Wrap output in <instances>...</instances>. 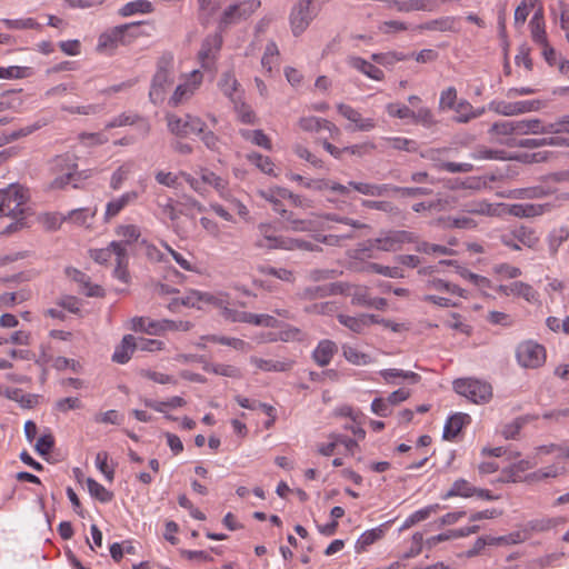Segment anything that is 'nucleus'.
<instances>
[{"label": "nucleus", "instance_id": "obj_1", "mask_svg": "<svg viewBox=\"0 0 569 569\" xmlns=\"http://www.w3.org/2000/svg\"><path fill=\"white\" fill-rule=\"evenodd\" d=\"M172 57L162 56L157 63V71L152 78L149 99L153 104L164 100L166 89L172 84Z\"/></svg>", "mask_w": 569, "mask_h": 569}, {"label": "nucleus", "instance_id": "obj_2", "mask_svg": "<svg viewBox=\"0 0 569 569\" xmlns=\"http://www.w3.org/2000/svg\"><path fill=\"white\" fill-rule=\"evenodd\" d=\"M319 14L313 0H298L291 8L289 23L295 37H300Z\"/></svg>", "mask_w": 569, "mask_h": 569}, {"label": "nucleus", "instance_id": "obj_3", "mask_svg": "<svg viewBox=\"0 0 569 569\" xmlns=\"http://www.w3.org/2000/svg\"><path fill=\"white\" fill-rule=\"evenodd\" d=\"M453 390L473 403H486L492 397L491 386L473 378L456 379L453 381Z\"/></svg>", "mask_w": 569, "mask_h": 569}, {"label": "nucleus", "instance_id": "obj_4", "mask_svg": "<svg viewBox=\"0 0 569 569\" xmlns=\"http://www.w3.org/2000/svg\"><path fill=\"white\" fill-rule=\"evenodd\" d=\"M74 156L64 153L57 156L51 162V171L56 178L51 182V188L62 189L73 182L77 176V163Z\"/></svg>", "mask_w": 569, "mask_h": 569}, {"label": "nucleus", "instance_id": "obj_5", "mask_svg": "<svg viewBox=\"0 0 569 569\" xmlns=\"http://www.w3.org/2000/svg\"><path fill=\"white\" fill-rule=\"evenodd\" d=\"M546 349L542 345L527 340L517 346L516 359L522 368L537 369L546 362Z\"/></svg>", "mask_w": 569, "mask_h": 569}, {"label": "nucleus", "instance_id": "obj_6", "mask_svg": "<svg viewBox=\"0 0 569 569\" xmlns=\"http://www.w3.org/2000/svg\"><path fill=\"white\" fill-rule=\"evenodd\" d=\"M24 204L26 197L20 187L10 186L7 189L0 190V218L4 216L11 218L22 216Z\"/></svg>", "mask_w": 569, "mask_h": 569}, {"label": "nucleus", "instance_id": "obj_7", "mask_svg": "<svg viewBox=\"0 0 569 569\" xmlns=\"http://www.w3.org/2000/svg\"><path fill=\"white\" fill-rule=\"evenodd\" d=\"M167 126L169 131L177 137H188L189 134H200L206 123L196 116L186 114L184 117H178L176 114H167Z\"/></svg>", "mask_w": 569, "mask_h": 569}, {"label": "nucleus", "instance_id": "obj_8", "mask_svg": "<svg viewBox=\"0 0 569 569\" xmlns=\"http://www.w3.org/2000/svg\"><path fill=\"white\" fill-rule=\"evenodd\" d=\"M259 0H244L229 6L222 13L219 27L227 28L231 24L247 20L260 7Z\"/></svg>", "mask_w": 569, "mask_h": 569}, {"label": "nucleus", "instance_id": "obj_9", "mask_svg": "<svg viewBox=\"0 0 569 569\" xmlns=\"http://www.w3.org/2000/svg\"><path fill=\"white\" fill-rule=\"evenodd\" d=\"M540 108V100H526L517 102L493 101L490 103V110L505 117H513L532 111H538Z\"/></svg>", "mask_w": 569, "mask_h": 569}, {"label": "nucleus", "instance_id": "obj_10", "mask_svg": "<svg viewBox=\"0 0 569 569\" xmlns=\"http://www.w3.org/2000/svg\"><path fill=\"white\" fill-rule=\"evenodd\" d=\"M138 23H126L117 26L99 37L97 50L99 52H107L116 49L120 43L124 44L127 32L131 29H136Z\"/></svg>", "mask_w": 569, "mask_h": 569}, {"label": "nucleus", "instance_id": "obj_11", "mask_svg": "<svg viewBox=\"0 0 569 569\" xmlns=\"http://www.w3.org/2000/svg\"><path fill=\"white\" fill-rule=\"evenodd\" d=\"M418 237L410 231L393 230L388 231L383 237L375 240L376 246L382 251H397L403 243L417 242Z\"/></svg>", "mask_w": 569, "mask_h": 569}, {"label": "nucleus", "instance_id": "obj_12", "mask_svg": "<svg viewBox=\"0 0 569 569\" xmlns=\"http://www.w3.org/2000/svg\"><path fill=\"white\" fill-rule=\"evenodd\" d=\"M221 46L222 37L220 33L209 34L204 38L198 54L203 68L210 69L213 66Z\"/></svg>", "mask_w": 569, "mask_h": 569}, {"label": "nucleus", "instance_id": "obj_13", "mask_svg": "<svg viewBox=\"0 0 569 569\" xmlns=\"http://www.w3.org/2000/svg\"><path fill=\"white\" fill-rule=\"evenodd\" d=\"M202 81V74L194 70L190 73L188 80L184 83L179 84L173 94L171 96L169 103L172 107H177L183 101L190 99L194 91L198 89Z\"/></svg>", "mask_w": 569, "mask_h": 569}, {"label": "nucleus", "instance_id": "obj_14", "mask_svg": "<svg viewBox=\"0 0 569 569\" xmlns=\"http://www.w3.org/2000/svg\"><path fill=\"white\" fill-rule=\"evenodd\" d=\"M388 8L398 12L432 11L438 7V0H388Z\"/></svg>", "mask_w": 569, "mask_h": 569}, {"label": "nucleus", "instance_id": "obj_15", "mask_svg": "<svg viewBox=\"0 0 569 569\" xmlns=\"http://www.w3.org/2000/svg\"><path fill=\"white\" fill-rule=\"evenodd\" d=\"M138 198L139 193L132 190L109 201L106 206L104 221L109 222L112 218L118 216L122 209H124L128 204L133 203Z\"/></svg>", "mask_w": 569, "mask_h": 569}, {"label": "nucleus", "instance_id": "obj_16", "mask_svg": "<svg viewBox=\"0 0 569 569\" xmlns=\"http://www.w3.org/2000/svg\"><path fill=\"white\" fill-rule=\"evenodd\" d=\"M503 204H493L486 200H471L462 204V211L472 214L495 217L501 214Z\"/></svg>", "mask_w": 569, "mask_h": 569}, {"label": "nucleus", "instance_id": "obj_17", "mask_svg": "<svg viewBox=\"0 0 569 569\" xmlns=\"http://www.w3.org/2000/svg\"><path fill=\"white\" fill-rule=\"evenodd\" d=\"M250 362L258 369L266 372H286L292 369L295 360H274V359H262L258 357H251Z\"/></svg>", "mask_w": 569, "mask_h": 569}, {"label": "nucleus", "instance_id": "obj_18", "mask_svg": "<svg viewBox=\"0 0 569 569\" xmlns=\"http://www.w3.org/2000/svg\"><path fill=\"white\" fill-rule=\"evenodd\" d=\"M338 352L336 342L323 339L319 341L318 346L312 352V359L320 367H326L330 363L333 356Z\"/></svg>", "mask_w": 569, "mask_h": 569}, {"label": "nucleus", "instance_id": "obj_19", "mask_svg": "<svg viewBox=\"0 0 569 569\" xmlns=\"http://www.w3.org/2000/svg\"><path fill=\"white\" fill-rule=\"evenodd\" d=\"M347 62L350 67L366 74L370 79L381 81L385 78V73L381 69L360 57L351 56L347 59Z\"/></svg>", "mask_w": 569, "mask_h": 569}, {"label": "nucleus", "instance_id": "obj_20", "mask_svg": "<svg viewBox=\"0 0 569 569\" xmlns=\"http://www.w3.org/2000/svg\"><path fill=\"white\" fill-rule=\"evenodd\" d=\"M469 421L470 417L467 413L458 412L450 416L443 428V439L452 440Z\"/></svg>", "mask_w": 569, "mask_h": 569}, {"label": "nucleus", "instance_id": "obj_21", "mask_svg": "<svg viewBox=\"0 0 569 569\" xmlns=\"http://www.w3.org/2000/svg\"><path fill=\"white\" fill-rule=\"evenodd\" d=\"M137 349L136 338L132 335H126L121 343L116 348L112 360L117 363H126L130 360L131 355Z\"/></svg>", "mask_w": 569, "mask_h": 569}, {"label": "nucleus", "instance_id": "obj_22", "mask_svg": "<svg viewBox=\"0 0 569 569\" xmlns=\"http://www.w3.org/2000/svg\"><path fill=\"white\" fill-rule=\"evenodd\" d=\"M565 517H542L527 522L526 529L532 532H546L566 523Z\"/></svg>", "mask_w": 569, "mask_h": 569}, {"label": "nucleus", "instance_id": "obj_23", "mask_svg": "<svg viewBox=\"0 0 569 569\" xmlns=\"http://www.w3.org/2000/svg\"><path fill=\"white\" fill-rule=\"evenodd\" d=\"M339 288L340 284L337 283L308 287L299 292V297L302 300L321 299L337 293Z\"/></svg>", "mask_w": 569, "mask_h": 569}, {"label": "nucleus", "instance_id": "obj_24", "mask_svg": "<svg viewBox=\"0 0 569 569\" xmlns=\"http://www.w3.org/2000/svg\"><path fill=\"white\" fill-rule=\"evenodd\" d=\"M214 300L216 298L209 293L190 290L176 301L180 302L184 307L201 309L203 303H213Z\"/></svg>", "mask_w": 569, "mask_h": 569}, {"label": "nucleus", "instance_id": "obj_25", "mask_svg": "<svg viewBox=\"0 0 569 569\" xmlns=\"http://www.w3.org/2000/svg\"><path fill=\"white\" fill-rule=\"evenodd\" d=\"M97 214V208H80L74 209L66 214L67 221H71L72 223L84 227L87 229L91 228L92 221Z\"/></svg>", "mask_w": 569, "mask_h": 569}, {"label": "nucleus", "instance_id": "obj_26", "mask_svg": "<svg viewBox=\"0 0 569 569\" xmlns=\"http://www.w3.org/2000/svg\"><path fill=\"white\" fill-rule=\"evenodd\" d=\"M47 124H48V121L42 119V120L36 121L34 123H32L30 126L23 127L19 130H13V131L3 133L2 136H0V147L7 144L9 142H12L14 140H18L20 138L27 137Z\"/></svg>", "mask_w": 569, "mask_h": 569}, {"label": "nucleus", "instance_id": "obj_27", "mask_svg": "<svg viewBox=\"0 0 569 569\" xmlns=\"http://www.w3.org/2000/svg\"><path fill=\"white\" fill-rule=\"evenodd\" d=\"M349 187L363 196L382 197L390 191L391 184H375L367 182L350 181Z\"/></svg>", "mask_w": 569, "mask_h": 569}, {"label": "nucleus", "instance_id": "obj_28", "mask_svg": "<svg viewBox=\"0 0 569 569\" xmlns=\"http://www.w3.org/2000/svg\"><path fill=\"white\" fill-rule=\"evenodd\" d=\"M545 212L543 204L515 203L508 207V213L519 218H531Z\"/></svg>", "mask_w": 569, "mask_h": 569}, {"label": "nucleus", "instance_id": "obj_29", "mask_svg": "<svg viewBox=\"0 0 569 569\" xmlns=\"http://www.w3.org/2000/svg\"><path fill=\"white\" fill-rule=\"evenodd\" d=\"M569 239V228L566 226H561L558 228H553L547 238L549 253L551 257H556L558 250L562 243H565Z\"/></svg>", "mask_w": 569, "mask_h": 569}, {"label": "nucleus", "instance_id": "obj_30", "mask_svg": "<svg viewBox=\"0 0 569 569\" xmlns=\"http://www.w3.org/2000/svg\"><path fill=\"white\" fill-rule=\"evenodd\" d=\"M162 321H153L144 317H134L131 319V329L136 332H146L148 335H158L163 331Z\"/></svg>", "mask_w": 569, "mask_h": 569}, {"label": "nucleus", "instance_id": "obj_31", "mask_svg": "<svg viewBox=\"0 0 569 569\" xmlns=\"http://www.w3.org/2000/svg\"><path fill=\"white\" fill-rule=\"evenodd\" d=\"M286 222V229L295 232H308L315 229L312 220L298 219L295 213L286 210V213L281 216Z\"/></svg>", "mask_w": 569, "mask_h": 569}, {"label": "nucleus", "instance_id": "obj_32", "mask_svg": "<svg viewBox=\"0 0 569 569\" xmlns=\"http://www.w3.org/2000/svg\"><path fill=\"white\" fill-rule=\"evenodd\" d=\"M516 134H546L545 123L538 118L518 120Z\"/></svg>", "mask_w": 569, "mask_h": 569}, {"label": "nucleus", "instance_id": "obj_33", "mask_svg": "<svg viewBox=\"0 0 569 569\" xmlns=\"http://www.w3.org/2000/svg\"><path fill=\"white\" fill-rule=\"evenodd\" d=\"M510 291L511 296L522 298L529 303H536L539 301L538 291L527 282L513 281Z\"/></svg>", "mask_w": 569, "mask_h": 569}, {"label": "nucleus", "instance_id": "obj_34", "mask_svg": "<svg viewBox=\"0 0 569 569\" xmlns=\"http://www.w3.org/2000/svg\"><path fill=\"white\" fill-rule=\"evenodd\" d=\"M279 248L283 250H305V251H321L322 249L312 242L301 240V239H295L289 237H282L281 240L278 241L276 244Z\"/></svg>", "mask_w": 569, "mask_h": 569}, {"label": "nucleus", "instance_id": "obj_35", "mask_svg": "<svg viewBox=\"0 0 569 569\" xmlns=\"http://www.w3.org/2000/svg\"><path fill=\"white\" fill-rule=\"evenodd\" d=\"M476 487L470 485L466 479H457L451 488L443 495V499H449L452 497H462L469 498L475 496Z\"/></svg>", "mask_w": 569, "mask_h": 569}, {"label": "nucleus", "instance_id": "obj_36", "mask_svg": "<svg viewBox=\"0 0 569 569\" xmlns=\"http://www.w3.org/2000/svg\"><path fill=\"white\" fill-rule=\"evenodd\" d=\"M258 230L260 234L262 236V239L258 240L256 242V246L258 248H267V249H278L279 247L276 246L279 240H281L282 236H273L272 234V227L269 223H260L258 226Z\"/></svg>", "mask_w": 569, "mask_h": 569}, {"label": "nucleus", "instance_id": "obj_37", "mask_svg": "<svg viewBox=\"0 0 569 569\" xmlns=\"http://www.w3.org/2000/svg\"><path fill=\"white\" fill-rule=\"evenodd\" d=\"M153 11L152 3L148 0H134L126 3L119 13L122 17H129L136 13H150Z\"/></svg>", "mask_w": 569, "mask_h": 569}, {"label": "nucleus", "instance_id": "obj_38", "mask_svg": "<svg viewBox=\"0 0 569 569\" xmlns=\"http://www.w3.org/2000/svg\"><path fill=\"white\" fill-rule=\"evenodd\" d=\"M146 407H149L158 412H166L167 409H173L186 406V400L179 396H174L167 401H156L151 399H144L143 401Z\"/></svg>", "mask_w": 569, "mask_h": 569}, {"label": "nucleus", "instance_id": "obj_39", "mask_svg": "<svg viewBox=\"0 0 569 569\" xmlns=\"http://www.w3.org/2000/svg\"><path fill=\"white\" fill-rule=\"evenodd\" d=\"M239 82L231 72L222 73L219 80V88L232 102L237 101L234 94L238 91Z\"/></svg>", "mask_w": 569, "mask_h": 569}, {"label": "nucleus", "instance_id": "obj_40", "mask_svg": "<svg viewBox=\"0 0 569 569\" xmlns=\"http://www.w3.org/2000/svg\"><path fill=\"white\" fill-rule=\"evenodd\" d=\"M380 376L383 378L386 382H392L395 378H403L408 379L411 383H418L421 380V377L413 371H405L401 369H383L380 372Z\"/></svg>", "mask_w": 569, "mask_h": 569}, {"label": "nucleus", "instance_id": "obj_41", "mask_svg": "<svg viewBox=\"0 0 569 569\" xmlns=\"http://www.w3.org/2000/svg\"><path fill=\"white\" fill-rule=\"evenodd\" d=\"M456 18L442 17L439 19L430 20L420 26V29L435 30V31H455Z\"/></svg>", "mask_w": 569, "mask_h": 569}, {"label": "nucleus", "instance_id": "obj_42", "mask_svg": "<svg viewBox=\"0 0 569 569\" xmlns=\"http://www.w3.org/2000/svg\"><path fill=\"white\" fill-rule=\"evenodd\" d=\"M116 234L122 238V243L131 244L139 241L141 232L134 224H120L116 228Z\"/></svg>", "mask_w": 569, "mask_h": 569}, {"label": "nucleus", "instance_id": "obj_43", "mask_svg": "<svg viewBox=\"0 0 569 569\" xmlns=\"http://www.w3.org/2000/svg\"><path fill=\"white\" fill-rule=\"evenodd\" d=\"M87 487L89 493L100 502L106 503L111 501L113 498V493L111 491L106 489L101 483H99L92 478L87 479Z\"/></svg>", "mask_w": 569, "mask_h": 569}, {"label": "nucleus", "instance_id": "obj_44", "mask_svg": "<svg viewBox=\"0 0 569 569\" xmlns=\"http://www.w3.org/2000/svg\"><path fill=\"white\" fill-rule=\"evenodd\" d=\"M202 339H206L210 342L229 346L236 350H241V351H247V349L249 348L248 342H246L244 340L238 339V338H229V337H224V336L209 335V336L202 337Z\"/></svg>", "mask_w": 569, "mask_h": 569}, {"label": "nucleus", "instance_id": "obj_45", "mask_svg": "<svg viewBox=\"0 0 569 569\" xmlns=\"http://www.w3.org/2000/svg\"><path fill=\"white\" fill-rule=\"evenodd\" d=\"M299 127L307 132H321L329 126V120L318 117H302L298 122Z\"/></svg>", "mask_w": 569, "mask_h": 569}, {"label": "nucleus", "instance_id": "obj_46", "mask_svg": "<svg viewBox=\"0 0 569 569\" xmlns=\"http://www.w3.org/2000/svg\"><path fill=\"white\" fill-rule=\"evenodd\" d=\"M118 119H119V123L121 124V127L133 126V124L140 123V128L146 136L149 134V132H150V123L144 118L139 116L138 113L123 112L118 116Z\"/></svg>", "mask_w": 569, "mask_h": 569}, {"label": "nucleus", "instance_id": "obj_47", "mask_svg": "<svg viewBox=\"0 0 569 569\" xmlns=\"http://www.w3.org/2000/svg\"><path fill=\"white\" fill-rule=\"evenodd\" d=\"M453 109L458 113L455 118L459 123H466L473 118H477L481 112H475L472 106L467 100H461L455 104Z\"/></svg>", "mask_w": 569, "mask_h": 569}, {"label": "nucleus", "instance_id": "obj_48", "mask_svg": "<svg viewBox=\"0 0 569 569\" xmlns=\"http://www.w3.org/2000/svg\"><path fill=\"white\" fill-rule=\"evenodd\" d=\"M1 22L10 30L42 29V26L38 23L33 18L2 19Z\"/></svg>", "mask_w": 569, "mask_h": 569}, {"label": "nucleus", "instance_id": "obj_49", "mask_svg": "<svg viewBox=\"0 0 569 569\" xmlns=\"http://www.w3.org/2000/svg\"><path fill=\"white\" fill-rule=\"evenodd\" d=\"M382 535H383V530L380 528H375V529L363 532L356 542L357 552L365 551L368 546H370V545L375 543L377 540H379L382 537Z\"/></svg>", "mask_w": 569, "mask_h": 569}, {"label": "nucleus", "instance_id": "obj_50", "mask_svg": "<svg viewBox=\"0 0 569 569\" xmlns=\"http://www.w3.org/2000/svg\"><path fill=\"white\" fill-rule=\"evenodd\" d=\"M367 271L382 274L385 277H389V278H393V279L405 277L403 271L399 267H388V266H382L377 262L368 263Z\"/></svg>", "mask_w": 569, "mask_h": 569}, {"label": "nucleus", "instance_id": "obj_51", "mask_svg": "<svg viewBox=\"0 0 569 569\" xmlns=\"http://www.w3.org/2000/svg\"><path fill=\"white\" fill-rule=\"evenodd\" d=\"M512 237L528 248L535 247L538 242V238L536 237L535 231L523 226L516 228L512 231Z\"/></svg>", "mask_w": 569, "mask_h": 569}, {"label": "nucleus", "instance_id": "obj_52", "mask_svg": "<svg viewBox=\"0 0 569 569\" xmlns=\"http://www.w3.org/2000/svg\"><path fill=\"white\" fill-rule=\"evenodd\" d=\"M241 136L250 140L252 143L262 147L267 150L271 149V141L267 134L260 129L258 130H242Z\"/></svg>", "mask_w": 569, "mask_h": 569}, {"label": "nucleus", "instance_id": "obj_53", "mask_svg": "<svg viewBox=\"0 0 569 569\" xmlns=\"http://www.w3.org/2000/svg\"><path fill=\"white\" fill-rule=\"evenodd\" d=\"M438 508L439 505H431L423 509L417 510L406 519V521L402 525V529L410 528L413 525L422 520H426L431 513L436 512Z\"/></svg>", "mask_w": 569, "mask_h": 569}, {"label": "nucleus", "instance_id": "obj_54", "mask_svg": "<svg viewBox=\"0 0 569 569\" xmlns=\"http://www.w3.org/2000/svg\"><path fill=\"white\" fill-rule=\"evenodd\" d=\"M338 321L343 325L345 327L349 328L353 332H361L366 326H368V322L366 320V317H350L346 315H339Z\"/></svg>", "mask_w": 569, "mask_h": 569}, {"label": "nucleus", "instance_id": "obj_55", "mask_svg": "<svg viewBox=\"0 0 569 569\" xmlns=\"http://www.w3.org/2000/svg\"><path fill=\"white\" fill-rule=\"evenodd\" d=\"M361 204L365 208L383 211L392 216H397L400 213L399 208L390 201L363 200Z\"/></svg>", "mask_w": 569, "mask_h": 569}, {"label": "nucleus", "instance_id": "obj_56", "mask_svg": "<svg viewBox=\"0 0 569 569\" xmlns=\"http://www.w3.org/2000/svg\"><path fill=\"white\" fill-rule=\"evenodd\" d=\"M489 540V546H499V545H517L521 543L526 540V537L521 535V532L516 531L511 532L507 536H500V537H491L487 536Z\"/></svg>", "mask_w": 569, "mask_h": 569}, {"label": "nucleus", "instance_id": "obj_57", "mask_svg": "<svg viewBox=\"0 0 569 569\" xmlns=\"http://www.w3.org/2000/svg\"><path fill=\"white\" fill-rule=\"evenodd\" d=\"M343 356L350 363L357 366L368 365L371 361L369 355L363 353L352 347H343Z\"/></svg>", "mask_w": 569, "mask_h": 569}, {"label": "nucleus", "instance_id": "obj_58", "mask_svg": "<svg viewBox=\"0 0 569 569\" xmlns=\"http://www.w3.org/2000/svg\"><path fill=\"white\" fill-rule=\"evenodd\" d=\"M82 408V402L78 397L61 398L54 402V410L61 413H67L70 410Z\"/></svg>", "mask_w": 569, "mask_h": 569}, {"label": "nucleus", "instance_id": "obj_59", "mask_svg": "<svg viewBox=\"0 0 569 569\" xmlns=\"http://www.w3.org/2000/svg\"><path fill=\"white\" fill-rule=\"evenodd\" d=\"M472 159L477 160H505V151L503 150H493L488 149L486 147L478 148L471 153Z\"/></svg>", "mask_w": 569, "mask_h": 569}, {"label": "nucleus", "instance_id": "obj_60", "mask_svg": "<svg viewBox=\"0 0 569 569\" xmlns=\"http://www.w3.org/2000/svg\"><path fill=\"white\" fill-rule=\"evenodd\" d=\"M233 103H234V109H236L241 122L247 123V124L254 123L256 114H254L253 110L250 108V106L246 104L244 102H242L240 100H237Z\"/></svg>", "mask_w": 569, "mask_h": 569}, {"label": "nucleus", "instance_id": "obj_61", "mask_svg": "<svg viewBox=\"0 0 569 569\" xmlns=\"http://www.w3.org/2000/svg\"><path fill=\"white\" fill-rule=\"evenodd\" d=\"M64 221H67L66 216L59 213H46L41 217V222L47 231L60 229Z\"/></svg>", "mask_w": 569, "mask_h": 569}, {"label": "nucleus", "instance_id": "obj_62", "mask_svg": "<svg viewBox=\"0 0 569 569\" xmlns=\"http://www.w3.org/2000/svg\"><path fill=\"white\" fill-rule=\"evenodd\" d=\"M532 468V465L529 460H520L509 468L503 470V473L507 475V481L516 482L518 480V473L523 472L528 469Z\"/></svg>", "mask_w": 569, "mask_h": 569}, {"label": "nucleus", "instance_id": "obj_63", "mask_svg": "<svg viewBox=\"0 0 569 569\" xmlns=\"http://www.w3.org/2000/svg\"><path fill=\"white\" fill-rule=\"evenodd\" d=\"M260 271L266 276H272L287 282H292L295 279L292 271L284 268L277 269L271 266H264L260 268Z\"/></svg>", "mask_w": 569, "mask_h": 569}, {"label": "nucleus", "instance_id": "obj_64", "mask_svg": "<svg viewBox=\"0 0 569 569\" xmlns=\"http://www.w3.org/2000/svg\"><path fill=\"white\" fill-rule=\"evenodd\" d=\"M546 134L569 133V114L559 118L555 122L545 124Z\"/></svg>", "mask_w": 569, "mask_h": 569}]
</instances>
